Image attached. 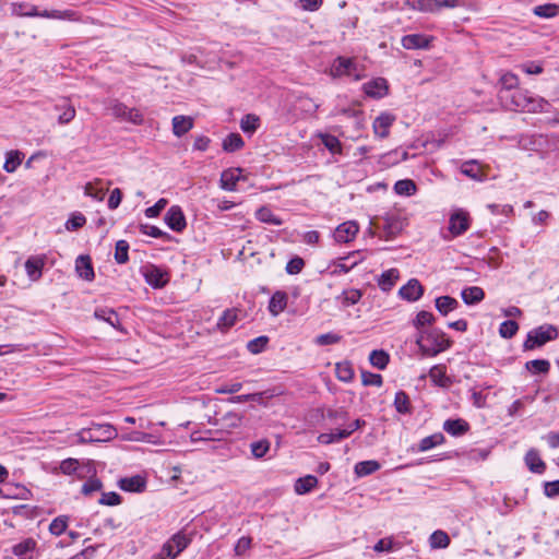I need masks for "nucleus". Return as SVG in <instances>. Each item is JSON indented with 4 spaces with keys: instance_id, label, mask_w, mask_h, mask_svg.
<instances>
[{
    "instance_id": "1",
    "label": "nucleus",
    "mask_w": 559,
    "mask_h": 559,
    "mask_svg": "<svg viewBox=\"0 0 559 559\" xmlns=\"http://www.w3.org/2000/svg\"><path fill=\"white\" fill-rule=\"evenodd\" d=\"M498 98L508 110L536 112L547 104L543 98L527 90L518 88L513 92H498Z\"/></svg>"
},
{
    "instance_id": "2",
    "label": "nucleus",
    "mask_w": 559,
    "mask_h": 559,
    "mask_svg": "<svg viewBox=\"0 0 559 559\" xmlns=\"http://www.w3.org/2000/svg\"><path fill=\"white\" fill-rule=\"evenodd\" d=\"M416 344L424 356L435 357L450 348L452 341L447 337V334L442 330L428 326L417 332Z\"/></svg>"
},
{
    "instance_id": "3",
    "label": "nucleus",
    "mask_w": 559,
    "mask_h": 559,
    "mask_svg": "<svg viewBox=\"0 0 559 559\" xmlns=\"http://www.w3.org/2000/svg\"><path fill=\"white\" fill-rule=\"evenodd\" d=\"M559 330L552 324H543L531 330L523 343L524 350H532L544 346L546 343L558 338Z\"/></svg>"
},
{
    "instance_id": "4",
    "label": "nucleus",
    "mask_w": 559,
    "mask_h": 559,
    "mask_svg": "<svg viewBox=\"0 0 559 559\" xmlns=\"http://www.w3.org/2000/svg\"><path fill=\"white\" fill-rule=\"evenodd\" d=\"M330 74L334 79L347 76L354 81H359L365 76L364 68L360 67L354 58L338 56L330 68Z\"/></svg>"
},
{
    "instance_id": "5",
    "label": "nucleus",
    "mask_w": 559,
    "mask_h": 559,
    "mask_svg": "<svg viewBox=\"0 0 559 559\" xmlns=\"http://www.w3.org/2000/svg\"><path fill=\"white\" fill-rule=\"evenodd\" d=\"M471 226V216L466 211L455 210L449 218V231L452 237H459L465 234Z\"/></svg>"
},
{
    "instance_id": "6",
    "label": "nucleus",
    "mask_w": 559,
    "mask_h": 559,
    "mask_svg": "<svg viewBox=\"0 0 559 559\" xmlns=\"http://www.w3.org/2000/svg\"><path fill=\"white\" fill-rule=\"evenodd\" d=\"M116 435V429L110 425H95L80 432V439L86 441L109 440Z\"/></svg>"
},
{
    "instance_id": "7",
    "label": "nucleus",
    "mask_w": 559,
    "mask_h": 559,
    "mask_svg": "<svg viewBox=\"0 0 559 559\" xmlns=\"http://www.w3.org/2000/svg\"><path fill=\"white\" fill-rule=\"evenodd\" d=\"M145 282L155 289L165 287L169 282V274L159 266L150 264L143 272Z\"/></svg>"
},
{
    "instance_id": "8",
    "label": "nucleus",
    "mask_w": 559,
    "mask_h": 559,
    "mask_svg": "<svg viewBox=\"0 0 559 559\" xmlns=\"http://www.w3.org/2000/svg\"><path fill=\"white\" fill-rule=\"evenodd\" d=\"M165 224L174 231L181 233L187 227L186 216L179 205H173L164 216Z\"/></svg>"
},
{
    "instance_id": "9",
    "label": "nucleus",
    "mask_w": 559,
    "mask_h": 559,
    "mask_svg": "<svg viewBox=\"0 0 559 559\" xmlns=\"http://www.w3.org/2000/svg\"><path fill=\"white\" fill-rule=\"evenodd\" d=\"M364 93L374 99L383 98L389 93V84L384 78H376L362 85Z\"/></svg>"
},
{
    "instance_id": "10",
    "label": "nucleus",
    "mask_w": 559,
    "mask_h": 559,
    "mask_svg": "<svg viewBox=\"0 0 559 559\" xmlns=\"http://www.w3.org/2000/svg\"><path fill=\"white\" fill-rule=\"evenodd\" d=\"M112 115L117 118L128 120L134 124L143 123V116L136 108H129L122 103H117L111 108Z\"/></svg>"
},
{
    "instance_id": "11",
    "label": "nucleus",
    "mask_w": 559,
    "mask_h": 559,
    "mask_svg": "<svg viewBox=\"0 0 559 559\" xmlns=\"http://www.w3.org/2000/svg\"><path fill=\"white\" fill-rule=\"evenodd\" d=\"M399 295L404 300L417 301L424 295V286L417 278H411L400 288Z\"/></svg>"
},
{
    "instance_id": "12",
    "label": "nucleus",
    "mask_w": 559,
    "mask_h": 559,
    "mask_svg": "<svg viewBox=\"0 0 559 559\" xmlns=\"http://www.w3.org/2000/svg\"><path fill=\"white\" fill-rule=\"evenodd\" d=\"M395 119V116L390 112H381L373 121L372 128L374 134L381 139L388 138L390 128Z\"/></svg>"
},
{
    "instance_id": "13",
    "label": "nucleus",
    "mask_w": 559,
    "mask_h": 559,
    "mask_svg": "<svg viewBox=\"0 0 559 559\" xmlns=\"http://www.w3.org/2000/svg\"><path fill=\"white\" fill-rule=\"evenodd\" d=\"M432 37L424 34H408L402 37L401 44L403 48L412 49H428L430 47Z\"/></svg>"
},
{
    "instance_id": "14",
    "label": "nucleus",
    "mask_w": 559,
    "mask_h": 559,
    "mask_svg": "<svg viewBox=\"0 0 559 559\" xmlns=\"http://www.w3.org/2000/svg\"><path fill=\"white\" fill-rule=\"evenodd\" d=\"M469 429V424L463 418H450L443 423V430L452 437H461L468 432Z\"/></svg>"
},
{
    "instance_id": "15",
    "label": "nucleus",
    "mask_w": 559,
    "mask_h": 559,
    "mask_svg": "<svg viewBox=\"0 0 559 559\" xmlns=\"http://www.w3.org/2000/svg\"><path fill=\"white\" fill-rule=\"evenodd\" d=\"M75 271L78 275L85 281H93L95 277L92 260L90 255H79L75 261Z\"/></svg>"
},
{
    "instance_id": "16",
    "label": "nucleus",
    "mask_w": 559,
    "mask_h": 559,
    "mask_svg": "<svg viewBox=\"0 0 559 559\" xmlns=\"http://www.w3.org/2000/svg\"><path fill=\"white\" fill-rule=\"evenodd\" d=\"M358 233V225L354 222H346L341 224L334 233V238L337 242H349Z\"/></svg>"
},
{
    "instance_id": "17",
    "label": "nucleus",
    "mask_w": 559,
    "mask_h": 559,
    "mask_svg": "<svg viewBox=\"0 0 559 559\" xmlns=\"http://www.w3.org/2000/svg\"><path fill=\"white\" fill-rule=\"evenodd\" d=\"M36 540L26 538L12 547V552L19 559H33V552L36 548Z\"/></svg>"
},
{
    "instance_id": "18",
    "label": "nucleus",
    "mask_w": 559,
    "mask_h": 559,
    "mask_svg": "<svg viewBox=\"0 0 559 559\" xmlns=\"http://www.w3.org/2000/svg\"><path fill=\"white\" fill-rule=\"evenodd\" d=\"M241 168H229L221 175V188L226 191H235L236 185L240 179Z\"/></svg>"
},
{
    "instance_id": "19",
    "label": "nucleus",
    "mask_w": 559,
    "mask_h": 559,
    "mask_svg": "<svg viewBox=\"0 0 559 559\" xmlns=\"http://www.w3.org/2000/svg\"><path fill=\"white\" fill-rule=\"evenodd\" d=\"M525 463L528 469L535 474H543L546 471V464L540 459L536 449H530L525 454Z\"/></svg>"
},
{
    "instance_id": "20",
    "label": "nucleus",
    "mask_w": 559,
    "mask_h": 559,
    "mask_svg": "<svg viewBox=\"0 0 559 559\" xmlns=\"http://www.w3.org/2000/svg\"><path fill=\"white\" fill-rule=\"evenodd\" d=\"M145 486L146 481L140 475L121 478L119 480V487L124 491L141 492L145 489Z\"/></svg>"
},
{
    "instance_id": "21",
    "label": "nucleus",
    "mask_w": 559,
    "mask_h": 559,
    "mask_svg": "<svg viewBox=\"0 0 559 559\" xmlns=\"http://www.w3.org/2000/svg\"><path fill=\"white\" fill-rule=\"evenodd\" d=\"M429 378L440 388H449L452 383L451 379L445 373V366L436 365L429 370Z\"/></svg>"
},
{
    "instance_id": "22",
    "label": "nucleus",
    "mask_w": 559,
    "mask_h": 559,
    "mask_svg": "<svg viewBox=\"0 0 559 559\" xmlns=\"http://www.w3.org/2000/svg\"><path fill=\"white\" fill-rule=\"evenodd\" d=\"M461 297L466 305H476L485 298V292L481 287L469 286L462 290Z\"/></svg>"
},
{
    "instance_id": "23",
    "label": "nucleus",
    "mask_w": 559,
    "mask_h": 559,
    "mask_svg": "<svg viewBox=\"0 0 559 559\" xmlns=\"http://www.w3.org/2000/svg\"><path fill=\"white\" fill-rule=\"evenodd\" d=\"M399 277L400 272L397 269L386 270L380 275L378 285L383 292H390L395 286Z\"/></svg>"
},
{
    "instance_id": "24",
    "label": "nucleus",
    "mask_w": 559,
    "mask_h": 559,
    "mask_svg": "<svg viewBox=\"0 0 559 559\" xmlns=\"http://www.w3.org/2000/svg\"><path fill=\"white\" fill-rule=\"evenodd\" d=\"M193 128V119L187 116L173 118V132L176 136H182Z\"/></svg>"
},
{
    "instance_id": "25",
    "label": "nucleus",
    "mask_w": 559,
    "mask_h": 559,
    "mask_svg": "<svg viewBox=\"0 0 559 559\" xmlns=\"http://www.w3.org/2000/svg\"><path fill=\"white\" fill-rule=\"evenodd\" d=\"M402 230V223L396 218H385L380 237L385 240L393 239Z\"/></svg>"
},
{
    "instance_id": "26",
    "label": "nucleus",
    "mask_w": 559,
    "mask_h": 559,
    "mask_svg": "<svg viewBox=\"0 0 559 559\" xmlns=\"http://www.w3.org/2000/svg\"><path fill=\"white\" fill-rule=\"evenodd\" d=\"M55 108H56V110L61 111V114L58 117V123L59 124H68L75 117V108H74V106L71 105L66 99L61 104H57L55 106Z\"/></svg>"
},
{
    "instance_id": "27",
    "label": "nucleus",
    "mask_w": 559,
    "mask_h": 559,
    "mask_svg": "<svg viewBox=\"0 0 559 559\" xmlns=\"http://www.w3.org/2000/svg\"><path fill=\"white\" fill-rule=\"evenodd\" d=\"M12 14L16 16H40L41 11L37 7L27 2L12 3Z\"/></svg>"
},
{
    "instance_id": "28",
    "label": "nucleus",
    "mask_w": 559,
    "mask_h": 559,
    "mask_svg": "<svg viewBox=\"0 0 559 559\" xmlns=\"http://www.w3.org/2000/svg\"><path fill=\"white\" fill-rule=\"evenodd\" d=\"M318 485V478L313 475H306L304 477L298 478L295 481V491L298 495H305L310 492Z\"/></svg>"
},
{
    "instance_id": "29",
    "label": "nucleus",
    "mask_w": 559,
    "mask_h": 559,
    "mask_svg": "<svg viewBox=\"0 0 559 559\" xmlns=\"http://www.w3.org/2000/svg\"><path fill=\"white\" fill-rule=\"evenodd\" d=\"M459 301L451 296H440L436 298V309L442 314L448 316L449 312L457 309Z\"/></svg>"
},
{
    "instance_id": "30",
    "label": "nucleus",
    "mask_w": 559,
    "mask_h": 559,
    "mask_svg": "<svg viewBox=\"0 0 559 559\" xmlns=\"http://www.w3.org/2000/svg\"><path fill=\"white\" fill-rule=\"evenodd\" d=\"M349 437V431H345L344 429H335L331 432H322L318 436L319 443L322 444H332L340 442Z\"/></svg>"
},
{
    "instance_id": "31",
    "label": "nucleus",
    "mask_w": 559,
    "mask_h": 559,
    "mask_svg": "<svg viewBox=\"0 0 559 559\" xmlns=\"http://www.w3.org/2000/svg\"><path fill=\"white\" fill-rule=\"evenodd\" d=\"M40 17L56 19V20H70V21H79L80 20L79 13L76 11H73V10H64V11H60V10H51V11L44 10L40 13Z\"/></svg>"
},
{
    "instance_id": "32",
    "label": "nucleus",
    "mask_w": 559,
    "mask_h": 559,
    "mask_svg": "<svg viewBox=\"0 0 559 559\" xmlns=\"http://www.w3.org/2000/svg\"><path fill=\"white\" fill-rule=\"evenodd\" d=\"M96 319L104 320L115 329H120V320L115 310L108 308H98L95 310Z\"/></svg>"
},
{
    "instance_id": "33",
    "label": "nucleus",
    "mask_w": 559,
    "mask_h": 559,
    "mask_svg": "<svg viewBox=\"0 0 559 559\" xmlns=\"http://www.w3.org/2000/svg\"><path fill=\"white\" fill-rule=\"evenodd\" d=\"M223 150L227 153H234L245 146V142L239 133H229L223 140Z\"/></svg>"
},
{
    "instance_id": "34",
    "label": "nucleus",
    "mask_w": 559,
    "mask_h": 559,
    "mask_svg": "<svg viewBox=\"0 0 559 559\" xmlns=\"http://www.w3.org/2000/svg\"><path fill=\"white\" fill-rule=\"evenodd\" d=\"M44 266L43 259L29 258L25 262V270L28 277L33 281H37L41 276V270Z\"/></svg>"
},
{
    "instance_id": "35",
    "label": "nucleus",
    "mask_w": 559,
    "mask_h": 559,
    "mask_svg": "<svg viewBox=\"0 0 559 559\" xmlns=\"http://www.w3.org/2000/svg\"><path fill=\"white\" fill-rule=\"evenodd\" d=\"M525 369L532 374H547L550 370V362L547 359H533L526 361Z\"/></svg>"
},
{
    "instance_id": "36",
    "label": "nucleus",
    "mask_w": 559,
    "mask_h": 559,
    "mask_svg": "<svg viewBox=\"0 0 559 559\" xmlns=\"http://www.w3.org/2000/svg\"><path fill=\"white\" fill-rule=\"evenodd\" d=\"M380 467H381V465L378 461L370 460V461L358 462L355 465L354 471L357 476L365 477V476L371 475L372 473L377 472L378 469H380Z\"/></svg>"
},
{
    "instance_id": "37",
    "label": "nucleus",
    "mask_w": 559,
    "mask_h": 559,
    "mask_svg": "<svg viewBox=\"0 0 559 559\" xmlns=\"http://www.w3.org/2000/svg\"><path fill=\"white\" fill-rule=\"evenodd\" d=\"M444 441H445V438L441 432L430 435L420 440V442L418 444V451H420V452L428 451L437 445L444 443Z\"/></svg>"
},
{
    "instance_id": "38",
    "label": "nucleus",
    "mask_w": 559,
    "mask_h": 559,
    "mask_svg": "<svg viewBox=\"0 0 559 559\" xmlns=\"http://www.w3.org/2000/svg\"><path fill=\"white\" fill-rule=\"evenodd\" d=\"M369 361L373 367L383 370L390 361V355L383 349H373L369 355Z\"/></svg>"
},
{
    "instance_id": "39",
    "label": "nucleus",
    "mask_w": 559,
    "mask_h": 559,
    "mask_svg": "<svg viewBox=\"0 0 559 559\" xmlns=\"http://www.w3.org/2000/svg\"><path fill=\"white\" fill-rule=\"evenodd\" d=\"M394 407L400 414H411L412 405L409 401V396L404 391H399L395 393L394 397Z\"/></svg>"
},
{
    "instance_id": "40",
    "label": "nucleus",
    "mask_w": 559,
    "mask_h": 559,
    "mask_svg": "<svg viewBox=\"0 0 559 559\" xmlns=\"http://www.w3.org/2000/svg\"><path fill=\"white\" fill-rule=\"evenodd\" d=\"M500 88L498 92H513L519 88V79L511 72L503 73L499 79Z\"/></svg>"
},
{
    "instance_id": "41",
    "label": "nucleus",
    "mask_w": 559,
    "mask_h": 559,
    "mask_svg": "<svg viewBox=\"0 0 559 559\" xmlns=\"http://www.w3.org/2000/svg\"><path fill=\"white\" fill-rule=\"evenodd\" d=\"M259 126L260 118L253 114H247L240 120V128L247 134H253Z\"/></svg>"
},
{
    "instance_id": "42",
    "label": "nucleus",
    "mask_w": 559,
    "mask_h": 559,
    "mask_svg": "<svg viewBox=\"0 0 559 559\" xmlns=\"http://www.w3.org/2000/svg\"><path fill=\"white\" fill-rule=\"evenodd\" d=\"M408 4L414 10L421 12H438V0H408Z\"/></svg>"
},
{
    "instance_id": "43",
    "label": "nucleus",
    "mask_w": 559,
    "mask_h": 559,
    "mask_svg": "<svg viewBox=\"0 0 559 559\" xmlns=\"http://www.w3.org/2000/svg\"><path fill=\"white\" fill-rule=\"evenodd\" d=\"M271 442L267 439H260L250 443V451L254 459H262L270 451Z\"/></svg>"
},
{
    "instance_id": "44",
    "label": "nucleus",
    "mask_w": 559,
    "mask_h": 559,
    "mask_svg": "<svg viewBox=\"0 0 559 559\" xmlns=\"http://www.w3.org/2000/svg\"><path fill=\"white\" fill-rule=\"evenodd\" d=\"M139 229L141 231V234L147 235L153 238H160L166 241H169L173 239V237L168 233L159 229L157 226H154V225L141 224Z\"/></svg>"
},
{
    "instance_id": "45",
    "label": "nucleus",
    "mask_w": 559,
    "mask_h": 559,
    "mask_svg": "<svg viewBox=\"0 0 559 559\" xmlns=\"http://www.w3.org/2000/svg\"><path fill=\"white\" fill-rule=\"evenodd\" d=\"M533 12L539 17L550 19L559 14V5L555 3L540 4L535 7Z\"/></svg>"
},
{
    "instance_id": "46",
    "label": "nucleus",
    "mask_w": 559,
    "mask_h": 559,
    "mask_svg": "<svg viewBox=\"0 0 559 559\" xmlns=\"http://www.w3.org/2000/svg\"><path fill=\"white\" fill-rule=\"evenodd\" d=\"M335 373L340 381L350 382L354 378V369L348 361L337 362Z\"/></svg>"
},
{
    "instance_id": "47",
    "label": "nucleus",
    "mask_w": 559,
    "mask_h": 559,
    "mask_svg": "<svg viewBox=\"0 0 559 559\" xmlns=\"http://www.w3.org/2000/svg\"><path fill=\"white\" fill-rule=\"evenodd\" d=\"M435 320L436 318L431 312L421 310L413 320V325L416 328L417 332H419L421 329H427L426 325L431 326Z\"/></svg>"
},
{
    "instance_id": "48",
    "label": "nucleus",
    "mask_w": 559,
    "mask_h": 559,
    "mask_svg": "<svg viewBox=\"0 0 559 559\" xmlns=\"http://www.w3.org/2000/svg\"><path fill=\"white\" fill-rule=\"evenodd\" d=\"M237 321V313L235 309H226L217 321V328L221 331L228 330Z\"/></svg>"
},
{
    "instance_id": "49",
    "label": "nucleus",
    "mask_w": 559,
    "mask_h": 559,
    "mask_svg": "<svg viewBox=\"0 0 559 559\" xmlns=\"http://www.w3.org/2000/svg\"><path fill=\"white\" fill-rule=\"evenodd\" d=\"M23 154L19 151H10L7 153L5 163L3 168L7 173H13L21 165Z\"/></svg>"
},
{
    "instance_id": "50",
    "label": "nucleus",
    "mask_w": 559,
    "mask_h": 559,
    "mask_svg": "<svg viewBox=\"0 0 559 559\" xmlns=\"http://www.w3.org/2000/svg\"><path fill=\"white\" fill-rule=\"evenodd\" d=\"M129 242L127 240H118L115 248V260L118 264H124L129 261Z\"/></svg>"
},
{
    "instance_id": "51",
    "label": "nucleus",
    "mask_w": 559,
    "mask_h": 559,
    "mask_svg": "<svg viewBox=\"0 0 559 559\" xmlns=\"http://www.w3.org/2000/svg\"><path fill=\"white\" fill-rule=\"evenodd\" d=\"M416 190L417 187L411 179L397 180L394 185V191L400 195H412Z\"/></svg>"
},
{
    "instance_id": "52",
    "label": "nucleus",
    "mask_w": 559,
    "mask_h": 559,
    "mask_svg": "<svg viewBox=\"0 0 559 559\" xmlns=\"http://www.w3.org/2000/svg\"><path fill=\"white\" fill-rule=\"evenodd\" d=\"M321 141L323 145L329 150L332 154H342L343 147L341 141L332 134H322Z\"/></svg>"
},
{
    "instance_id": "53",
    "label": "nucleus",
    "mask_w": 559,
    "mask_h": 559,
    "mask_svg": "<svg viewBox=\"0 0 559 559\" xmlns=\"http://www.w3.org/2000/svg\"><path fill=\"white\" fill-rule=\"evenodd\" d=\"M270 338L266 335L258 336L247 343V349L253 355L260 354L265 350Z\"/></svg>"
},
{
    "instance_id": "54",
    "label": "nucleus",
    "mask_w": 559,
    "mask_h": 559,
    "mask_svg": "<svg viewBox=\"0 0 559 559\" xmlns=\"http://www.w3.org/2000/svg\"><path fill=\"white\" fill-rule=\"evenodd\" d=\"M431 548H445L450 544L449 535L443 531H435L429 538Z\"/></svg>"
},
{
    "instance_id": "55",
    "label": "nucleus",
    "mask_w": 559,
    "mask_h": 559,
    "mask_svg": "<svg viewBox=\"0 0 559 559\" xmlns=\"http://www.w3.org/2000/svg\"><path fill=\"white\" fill-rule=\"evenodd\" d=\"M354 254H355V252L347 257L340 258L338 262H334L333 264L335 267L331 272V274L332 275L346 274L352 269H354L358 264V261H353L350 264L345 263V261L349 260L352 258V255H354Z\"/></svg>"
},
{
    "instance_id": "56",
    "label": "nucleus",
    "mask_w": 559,
    "mask_h": 559,
    "mask_svg": "<svg viewBox=\"0 0 559 559\" xmlns=\"http://www.w3.org/2000/svg\"><path fill=\"white\" fill-rule=\"evenodd\" d=\"M68 520L69 518L67 515L57 516L51 521L49 525V532L55 536H60L66 532L68 527Z\"/></svg>"
},
{
    "instance_id": "57",
    "label": "nucleus",
    "mask_w": 559,
    "mask_h": 559,
    "mask_svg": "<svg viewBox=\"0 0 559 559\" xmlns=\"http://www.w3.org/2000/svg\"><path fill=\"white\" fill-rule=\"evenodd\" d=\"M519 331V324L514 320L503 321L499 326V334L503 338H512Z\"/></svg>"
},
{
    "instance_id": "58",
    "label": "nucleus",
    "mask_w": 559,
    "mask_h": 559,
    "mask_svg": "<svg viewBox=\"0 0 559 559\" xmlns=\"http://www.w3.org/2000/svg\"><path fill=\"white\" fill-rule=\"evenodd\" d=\"M341 341H342V335L334 333V332L320 334V335L316 336V338H314V343L319 346L333 345V344L340 343Z\"/></svg>"
},
{
    "instance_id": "59",
    "label": "nucleus",
    "mask_w": 559,
    "mask_h": 559,
    "mask_svg": "<svg viewBox=\"0 0 559 559\" xmlns=\"http://www.w3.org/2000/svg\"><path fill=\"white\" fill-rule=\"evenodd\" d=\"M305 260L299 257V255H294L287 263H286V266H285V271L289 274V275H297L299 274L304 267H305Z\"/></svg>"
},
{
    "instance_id": "60",
    "label": "nucleus",
    "mask_w": 559,
    "mask_h": 559,
    "mask_svg": "<svg viewBox=\"0 0 559 559\" xmlns=\"http://www.w3.org/2000/svg\"><path fill=\"white\" fill-rule=\"evenodd\" d=\"M362 297V293L359 289H346L343 290L342 296L340 298L343 299V305L353 306L356 305L360 298Z\"/></svg>"
},
{
    "instance_id": "61",
    "label": "nucleus",
    "mask_w": 559,
    "mask_h": 559,
    "mask_svg": "<svg viewBox=\"0 0 559 559\" xmlns=\"http://www.w3.org/2000/svg\"><path fill=\"white\" fill-rule=\"evenodd\" d=\"M31 491L24 486H15L14 488H8L7 493L2 495V498L7 499H28Z\"/></svg>"
},
{
    "instance_id": "62",
    "label": "nucleus",
    "mask_w": 559,
    "mask_h": 559,
    "mask_svg": "<svg viewBox=\"0 0 559 559\" xmlns=\"http://www.w3.org/2000/svg\"><path fill=\"white\" fill-rule=\"evenodd\" d=\"M323 416L334 423H345L348 417V412L343 407L328 408Z\"/></svg>"
},
{
    "instance_id": "63",
    "label": "nucleus",
    "mask_w": 559,
    "mask_h": 559,
    "mask_svg": "<svg viewBox=\"0 0 559 559\" xmlns=\"http://www.w3.org/2000/svg\"><path fill=\"white\" fill-rule=\"evenodd\" d=\"M86 223L85 216L80 213H73L70 218L66 222V228L68 230H78L79 228H82Z\"/></svg>"
},
{
    "instance_id": "64",
    "label": "nucleus",
    "mask_w": 559,
    "mask_h": 559,
    "mask_svg": "<svg viewBox=\"0 0 559 559\" xmlns=\"http://www.w3.org/2000/svg\"><path fill=\"white\" fill-rule=\"evenodd\" d=\"M190 542L191 539L181 532L175 534L169 539V543H173L174 547L176 548V554H180L181 551H183L188 547Z\"/></svg>"
}]
</instances>
